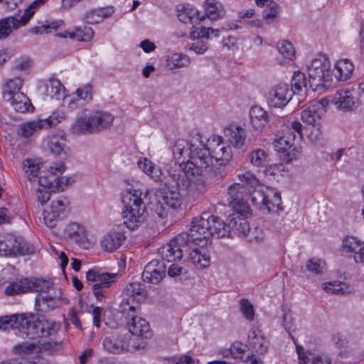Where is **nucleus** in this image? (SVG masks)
Here are the masks:
<instances>
[{"instance_id": "obj_1", "label": "nucleus", "mask_w": 364, "mask_h": 364, "mask_svg": "<svg viewBox=\"0 0 364 364\" xmlns=\"http://www.w3.org/2000/svg\"><path fill=\"white\" fill-rule=\"evenodd\" d=\"M240 183L230 186L228 191L229 204L242 216H247L250 209L247 198L263 213L279 215L283 211L280 193L269 186H259V180L250 172L238 176Z\"/></svg>"}, {"instance_id": "obj_2", "label": "nucleus", "mask_w": 364, "mask_h": 364, "mask_svg": "<svg viewBox=\"0 0 364 364\" xmlns=\"http://www.w3.org/2000/svg\"><path fill=\"white\" fill-rule=\"evenodd\" d=\"M60 324L33 314L10 315L0 318V329L15 331L23 338L36 339L54 335L59 331Z\"/></svg>"}, {"instance_id": "obj_3", "label": "nucleus", "mask_w": 364, "mask_h": 364, "mask_svg": "<svg viewBox=\"0 0 364 364\" xmlns=\"http://www.w3.org/2000/svg\"><path fill=\"white\" fill-rule=\"evenodd\" d=\"M189 159L181 164L182 169L188 175L196 178L211 174L217 178H223L226 171L220 167L215 168L213 159L208 148L204 144H192L188 152Z\"/></svg>"}, {"instance_id": "obj_4", "label": "nucleus", "mask_w": 364, "mask_h": 364, "mask_svg": "<svg viewBox=\"0 0 364 364\" xmlns=\"http://www.w3.org/2000/svg\"><path fill=\"white\" fill-rule=\"evenodd\" d=\"M192 240L201 247L211 244V237H223L230 235L228 223L218 216L203 213L195 217L189 230Z\"/></svg>"}, {"instance_id": "obj_5", "label": "nucleus", "mask_w": 364, "mask_h": 364, "mask_svg": "<svg viewBox=\"0 0 364 364\" xmlns=\"http://www.w3.org/2000/svg\"><path fill=\"white\" fill-rule=\"evenodd\" d=\"M141 191L133 190L124 193L122 196L124 208L122 218L124 224L131 230H134L147 218V212L141 198Z\"/></svg>"}, {"instance_id": "obj_6", "label": "nucleus", "mask_w": 364, "mask_h": 364, "mask_svg": "<svg viewBox=\"0 0 364 364\" xmlns=\"http://www.w3.org/2000/svg\"><path fill=\"white\" fill-rule=\"evenodd\" d=\"M306 68L312 90L323 92L331 85V63L326 55H318L306 65Z\"/></svg>"}, {"instance_id": "obj_7", "label": "nucleus", "mask_w": 364, "mask_h": 364, "mask_svg": "<svg viewBox=\"0 0 364 364\" xmlns=\"http://www.w3.org/2000/svg\"><path fill=\"white\" fill-rule=\"evenodd\" d=\"M31 285V291L38 292V295L35 300L36 309L41 312H48L58 308L62 304L68 303L66 298H63L61 295L56 294H48L52 287V282L38 278H29Z\"/></svg>"}, {"instance_id": "obj_8", "label": "nucleus", "mask_w": 364, "mask_h": 364, "mask_svg": "<svg viewBox=\"0 0 364 364\" xmlns=\"http://www.w3.org/2000/svg\"><path fill=\"white\" fill-rule=\"evenodd\" d=\"M65 170V166L63 162L54 163L50 166L47 174L39 177V187L36 191V198L41 205H44L50 200L51 195L50 189L58 188L61 186L60 183H63V178H60L59 175L62 174Z\"/></svg>"}, {"instance_id": "obj_9", "label": "nucleus", "mask_w": 364, "mask_h": 364, "mask_svg": "<svg viewBox=\"0 0 364 364\" xmlns=\"http://www.w3.org/2000/svg\"><path fill=\"white\" fill-rule=\"evenodd\" d=\"M23 80L18 77L9 80L3 90V98L18 112L25 113L33 109L28 97L21 90Z\"/></svg>"}, {"instance_id": "obj_10", "label": "nucleus", "mask_w": 364, "mask_h": 364, "mask_svg": "<svg viewBox=\"0 0 364 364\" xmlns=\"http://www.w3.org/2000/svg\"><path fill=\"white\" fill-rule=\"evenodd\" d=\"M102 344L106 350L112 353L134 351L140 348L141 346L136 341V338H132L129 333H116L106 336Z\"/></svg>"}, {"instance_id": "obj_11", "label": "nucleus", "mask_w": 364, "mask_h": 364, "mask_svg": "<svg viewBox=\"0 0 364 364\" xmlns=\"http://www.w3.org/2000/svg\"><path fill=\"white\" fill-rule=\"evenodd\" d=\"M123 294L120 306L122 311L126 314L127 311L134 312L139 308V302L146 299L147 291L143 284L132 282L126 286Z\"/></svg>"}, {"instance_id": "obj_12", "label": "nucleus", "mask_w": 364, "mask_h": 364, "mask_svg": "<svg viewBox=\"0 0 364 364\" xmlns=\"http://www.w3.org/2000/svg\"><path fill=\"white\" fill-rule=\"evenodd\" d=\"M195 243L190 233L182 232L176 235L169 243L162 247L163 259L168 262L179 260L183 257V252L186 251L187 245Z\"/></svg>"}, {"instance_id": "obj_13", "label": "nucleus", "mask_w": 364, "mask_h": 364, "mask_svg": "<svg viewBox=\"0 0 364 364\" xmlns=\"http://www.w3.org/2000/svg\"><path fill=\"white\" fill-rule=\"evenodd\" d=\"M35 247L11 235H0V255H31Z\"/></svg>"}, {"instance_id": "obj_14", "label": "nucleus", "mask_w": 364, "mask_h": 364, "mask_svg": "<svg viewBox=\"0 0 364 364\" xmlns=\"http://www.w3.org/2000/svg\"><path fill=\"white\" fill-rule=\"evenodd\" d=\"M63 118V114L55 112L46 119H37L22 123L18 126V134L24 138L31 137L42 129L55 126Z\"/></svg>"}, {"instance_id": "obj_15", "label": "nucleus", "mask_w": 364, "mask_h": 364, "mask_svg": "<svg viewBox=\"0 0 364 364\" xmlns=\"http://www.w3.org/2000/svg\"><path fill=\"white\" fill-rule=\"evenodd\" d=\"M182 197L179 192L169 191L164 193L157 201L152 205L153 211L160 218H166L171 210L181 208Z\"/></svg>"}, {"instance_id": "obj_16", "label": "nucleus", "mask_w": 364, "mask_h": 364, "mask_svg": "<svg viewBox=\"0 0 364 364\" xmlns=\"http://www.w3.org/2000/svg\"><path fill=\"white\" fill-rule=\"evenodd\" d=\"M302 124L298 121L290 123L282 131V135L277 136L273 143L274 149L280 153H284L290 150L294 146L296 137L302 138Z\"/></svg>"}, {"instance_id": "obj_17", "label": "nucleus", "mask_w": 364, "mask_h": 364, "mask_svg": "<svg viewBox=\"0 0 364 364\" xmlns=\"http://www.w3.org/2000/svg\"><path fill=\"white\" fill-rule=\"evenodd\" d=\"M293 95V90L287 84L279 83L269 90L267 101L271 107L284 108L291 100Z\"/></svg>"}, {"instance_id": "obj_18", "label": "nucleus", "mask_w": 364, "mask_h": 364, "mask_svg": "<svg viewBox=\"0 0 364 364\" xmlns=\"http://www.w3.org/2000/svg\"><path fill=\"white\" fill-rule=\"evenodd\" d=\"M68 205V202L65 198L53 200L43 213L45 225L50 228L55 227L58 220L65 214Z\"/></svg>"}, {"instance_id": "obj_19", "label": "nucleus", "mask_w": 364, "mask_h": 364, "mask_svg": "<svg viewBox=\"0 0 364 364\" xmlns=\"http://www.w3.org/2000/svg\"><path fill=\"white\" fill-rule=\"evenodd\" d=\"M196 178L188 175L181 168V164L177 168H171L168 171V176L164 177L163 184L167 188L176 187L179 189H187L192 180Z\"/></svg>"}, {"instance_id": "obj_20", "label": "nucleus", "mask_w": 364, "mask_h": 364, "mask_svg": "<svg viewBox=\"0 0 364 364\" xmlns=\"http://www.w3.org/2000/svg\"><path fill=\"white\" fill-rule=\"evenodd\" d=\"M57 333L58 331L54 334V336ZM49 336H48V337ZM52 336H53V335ZM44 338L45 337H43V338ZM46 338H48V336H46ZM40 339L41 338H36V340H38L36 342H23L21 344L16 345L14 347V350L18 353H37L39 351L53 352L55 350L57 349V348L60 345V343L53 340L43 341V340Z\"/></svg>"}, {"instance_id": "obj_21", "label": "nucleus", "mask_w": 364, "mask_h": 364, "mask_svg": "<svg viewBox=\"0 0 364 364\" xmlns=\"http://www.w3.org/2000/svg\"><path fill=\"white\" fill-rule=\"evenodd\" d=\"M166 267L163 261L153 259L144 267L142 279L144 282L159 284L165 277Z\"/></svg>"}, {"instance_id": "obj_22", "label": "nucleus", "mask_w": 364, "mask_h": 364, "mask_svg": "<svg viewBox=\"0 0 364 364\" xmlns=\"http://www.w3.org/2000/svg\"><path fill=\"white\" fill-rule=\"evenodd\" d=\"M129 312L127 311V318L131 317L130 320L127 321L129 333L141 338H150L152 333L149 323L144 318L134 315V314H129Z\"/></svg>"}, {"instance_id": "obj_23", "label": "nucleus", "mask_w": 364, "mask_h": 364, "mask_svg": "<svg viewBox=\"0 0 364 364\" xmlns=\"http://www.w3.org/2000/svg\"><path fill=\"white\" fill-rule=\"evenodd\" d=\"M118 274L102 272L99 269H90L86 273V279L88 282H96L95 284L102 288H109L116 281Z\"/></svg>"}, {"instance_id": "obj_24", "label": "nucleus", "mask_w": 364, "mask_h": 364, "mask_svg": "<svg viewBox=\"0 0 364 364\" xmlns=\"http://www.w3.org/2000/svg\"><path fill=\"white\" fill-rule=\"evenodd\" d=\"M92 99V87L90 84H86L69 96L68 106L70 109H75L91 101Z\"/></svg>"}, {"instance_id": "obj_25", "label": "nucleus", "mask_w": 364, "mask_h": 364, "mask_svg": "<svg viewBox=\"0 0 364 364\" xmlns=\"http://www.w3.org/2000/svg\"><path fill=\"white\" fill-rule=\"evenodd\" d=\"M343 251L348 253L354 252L356 263L364 264V243L353 236H346L342 241Z\"/></svg>"}, {"instance_id": "obj_26", "label": "nucleus", "mask_w": 364, "mask_h": 364, "mask_svg": "<svg viewBox=\"0 0 364 364\" xmlns=\"http://www.w3.org/2000/svg\"><path fill=\"white\" fill-rule=\"evenodd\" d=\"M196 246L200 247L196 243H191L190 245H187L186 248L190 249L188 259L196 268L198 269H205L210 264V256L208 252L196 247Z\"/></svg>"}, {"instance_id": "obj_27", "label": "nucleus", "mask_w": 364, "mask_h": 364, "mask_svg": "<svg viewBox=\"0 0 364 364\" xmlns=\"http://www.w3.org/2000/svg\"><path fill=\"white\" fill-rule=\"evenodd\" d=\"M248 347L258 355H264L268 350V341L259 329H252L248 333Z\"/></svg>"}, {"instance_id": "obj_28", "label": "nucleus", "mask_w": 364, "mask_h": 364, "mask_svg": "<svg viewBox=\"0 0 364 364\" xmlns=\"http://www.w3.org/2000/svg\"><path fill=\"white\" fill-rule=\"evenodd\" d=\"M355 91L352 89H341L334 96L335 105L343 110H351L355 103Z\"/></svg>"}, {"instance_id": "obj_29", "label": "nucleus", "mask_w": 364, "mask_h": 364, "mask_svg": "<svg viewBox=\"0 0 364 364\" xmlns=\"http://www.w3.org/2000/svg\"><path fill=\"white\" fill-rule=\"evenodd\" d=\"M249 115L250 124L257 131L262 130L269 122L268 112L258 105L251 107Z\"/></svg>"}, {"instance_id": "obj_30", "label": "nucleus", "mask_w": 364, "mask_h": 364, "mask_svg": "<svg viewBox=\"0 0 364 364\" xmlns=\"http://www.w3.org/2000/svg\"><path fill=\"white\" fill-rule=\"evenodd\" d=\"M95 132L106 129L112 125L114 117L104 111H96L90 114Z\"/></svg>"}, {"instance_id": "obj_31", "label": "nucleus", "mask_w": 364, "mask_h": 364, "mask_svg": "<svg viewBox=\"0 0 364 364\" xmlns=\"http://www.w3.org/2000/svg\"><path fill=\"white\" fill-rule=\"evenodd\" d=\"M222 137H218V143L210 152L213 161L219 163L220 167L226 164L232 158V148L230 146H226L223 141H220Z\"/></svg>"}, {"instance_id": "obj_32", "label": "nucleus", "mask_w": 364, "mask_h": 364, "mask_svg": "<svg viewBox=\"0 0 364 364\" xmlns=\"http://www.w3.org/2000/svg\"><path fill=\"white\" fill-rule=\"evenodd\" d=\"M225 133L234 147L240 149L244 145L246 134L245 129L242 127L232 124L225 129Z\"/></svg>"}, {"instance_id": "obj_33", "label": "nucleus", "mask_w": 364, "mask_h": 364, "mask_svg": "<svg viewBox=\"0 0 364 364\" xmlns=\"http://www.w3.org/2000/svg\"><path fill=\"white\" fill-rule=\"evenodd\" d=\"M238 214L237 213V214L229 215L227 219L228 222V229L230 230V232L232 231L233 233L239 234L245 237L247 235L250 231L249 223Z\"/></svg>"}, {"instance_id": "obj_34", "label": "nucleus", "mask_w": 364, "mask_h": 364, "mask_svg": "<svg viewBox=\"0 0 364 364\" xmlns=\"http://www.w3.org/2000/svg\"><path fill=\"white\" fill-rule=\"evenodd\" d=\"M125 237L120 232H112L105 235L101 240V247L107 252H113L119 248Z\"/></svg>"}, {"instance_id": "obj_35", "label": "nucleus", "mask_w": 364, "mask_h": 364, "mask_svg": "<svg viewBox=\"0 0 364 364\" xmlns=\"http://www.w3.org/2000/svg\"><path fill=\"white\" fill-rule=\"evenodd\" d=\"M205 12L207 17L212 21L223 18L226 14L224 5L218 0H206Z\"/></svg>"}, {"instance_id": "obj_36", "label": "nucleus", "mask_w": 364, "mask_h": 364, "mask_svg": "<svg viewBox=\"0 0 364 364\" xmlns=\"http://www.w3.org/2000/svg\"><path fill=\"white\" fill-rule=\"evenodd\" d=\"M113 13L114 8L112 6L97 8L86 12L84 19L85 22L89 24L98 23L105 18L111 16Z\"/></svg>"}, {"instance_id": "obj_37", "label": "nucleus", "mask_w": 364, "mask_h": 364, "mask_svg": "<svg viewBox=\"0 0 364 364\" xmlns=\"http://www.w3.org/2000/svg\"><path fill=\"white\" fill-rule=\"evenodd\" d=\"M23 24L21 17L10 16L0 19V40L6 38L12 32V29H17Z\"/></svg>"}, {"instance_id": "obj_38", "label": "nucleus", "mask_w": 364, "mask_h": 364, "mask_svg": "<svg viewBox=\"0 0 364 364\" xmlns=\"http://www.w3.org/2000/svg\"><path fill=\"white\" fill-rule=\"evenodd\" d=\"M323 108L321 105L316 102L308 106L301 113V120L309 124H314L321 119L323 112Z\"/></svg>"}, {"instance_id": "obj_39", "label": "nucleus", "mask_w": 364, "mask_h": 364, "mask_svg": "<svg viewBox=\"0 0 364 364\" xmlns=\"http://www.w3.org/2000/svg\"><path fill=\"white\" fill-rule=\"evenodd\" d=\"M90 115L81 116L71 126V132L76 135L95 133Z\"/></svg>"}, {"instance_id": "obj_40", "label": "nucleus", "mask_w": 364, "mask_h": 364, "mask_svg": "<svg viewBox=\"0 0 364 364\" xmlns=\"http://www.w3.org/2000/svg\"><path fill=\"white\" fill-rule=\"evenodd\" d=\"M353 70L354 65L351 61L342 59L336 62L333 72L338 80L345 81L351 76Z\"/></svg>"}, {"instance_id": "obj_41", "label": "nucleus", "mask_w": 364, "mask_h": 364, "mask_svg": "<svg viewBox=\"0 0 364 364\" xmlns=\"http://www.w3.org/2000/svg\"><path fill=\"white\" fill-rule=\"evenodd\" d=\"M29 278H23L19 280L9 283L4 289V294L6 296H11L16 294H24L31 291Z\"/></svg>"}, {"instance_id": "obj_42", "label": "nucleus", "mask_w": 364, "mask_h": 364, "mask_svg": "<svg viewBox=\"0 0 364 364\" xmlns=\"http://www.w3.org/2000/svg\"><path fill=\"white\" fill-rule=\"evenodd\" d=\"M46 94L50 98L64 99L66 97L65 88L57 79H49L46 83Z\"/></svg>"}, {"instance_id": "obj_43", "label": "nucleus", "mask_w": 364, "mask_h": 364, "mask_svg": "<svg viewBox=\"0 0 364 364\" xmlns=\"http://www.w3.org/2000/svg\"><path fill=\"white\" fill-rule=\"evenodd\" d=\"M250 164L257 168H264L269 164L268 154L262 149H255L249 154Z\"/></svg>"}, {"instance_id": "obj_44", "label": "nucleus", "mask_w": 364, "mask_h": 364, "mask_svg": "<svg viewBox=\"0 0 364 364\" xmlns=\"http://www.w3.org/2000/svg\"><path fill=\"white\" fill-rule=\"evenodd\" d=\"M178 18L184 23H193L194 18L198 19V11L191 5H182L178 7Z\"/></svg>"}, {"instance_id": "obj_45", "label": "nucleus", "mask_w": 364, "mask_h": 364, "mask_svg": "<svg viewBox=\"0 0 364 364\" xmlns=\"http://www.w3.org/2000/svg\"><path fill=\"white\" fill-rule=\"evenodd\" d=\"M63 36L86 42L92 39L94 36V31L91 27L84 26L83 28H76L73 32H68Z\"/></svg>"}, {"instance_id": "obj_46", "label": "nucleus", "mask_w": 364, "mask_h": 364, "mask_svg": "<svg viewBox=\"0 0 364 364\" xmlns=\"http://www.w3.org/2000/svg\"><path fill=\"white\" fill-rule=\"evenodd\" d=\"M189 63L188 57L183 53H171L166 59L167 66L170 69L184 68L188 66Z\"/></svg>"}, {"instance_id": "obj_47", "label": "nucleus", "mask_w": 364, "mask_h": 364, "mask_svg": "<svg viewBox=\"0 0 364 364\" xmlns=\"http://www.w3.org/2000/svg\"><path fill=\"white\" fill-rule=\"evenodd\" d=\"M277 50L284 58L279 61L280 64H284L292 60L294 57L295 49L292 44L288 41L279 42L277 44Z\"/></svg>"}, {"instance_id": "obj_48", "label": "nucleus", "mask_w": 364, "mask_h": 364, "mask_svg": "<svg viewBox=\"0 0 364 364\" xmlns=\"http://www.w3.org/2000/svg\"><path fill=\"white\" fill-rule=\"evenodd\" d=\"M306 78L304 73L296 71L294 72L291 79V90H293L294 94L299 93L304 91V94L306 93Z\"/></svg>"}, {"instance_id": "obj_49", "label": "nucleus", "mask_w": 364, "mask_h": 364, "mask_svg": "<svg viewBox=\"0 0 364 364\" xmlns=\"http://www.w3.org/2000/svg\"><path fill=\"white\" fill-rule=\"evenodd\" d=\"M26 178L30 181H36L38 178L40 169L39 164L33 159H26L23 163Z\"/></svg>"}, {"instance_id": "obj_50", "label": "nucleus", "mask_w": 364, "mask_h": 364, "mask_svg": "<svg viewBox=\"0 0 364 364\" xmlns=\"http://www.w3.org/2000/svg\"><path fill=\"white\" fill-rule=\"evenodd\" d=\"M65 234L77 243L85 235V230L79 223H72L67 225L65 229Z\"/></svg>"}, {"instance_id": "obj_51", "label": "nucleus", "mask_w": 364, "mask_h": 364, "mask_svg": "<svg viewBox=\"0 0 364 364\" xmlns=\"http://www.w3.org/2000/svg\"><path fill=\"white\" fill-rule=\"evenodd\" d=\"M323 289L335 294H346L350 292V287L343 282H328L323 284Z\"/></svg>"}, {"instance_id": "obj_52", "label": "nucleus", "mask_w": 364, "mask_h": 364, "mask_svg": "<svg viewBox=\"0 0 364 364\" xmlns=\"http://www.w3.org/2000/svg\"><path fill=\"white\" fill-rule=\"evenodd\" d=\"M65 145V139L58 136H52L48 144L50 151L56 156L64 153Z\"/></svg>"}, {"instance_id": "obj_53", "label": "nucleus", "mask_w": 364, "mask_h": 364, "mask_svg": "<svg viewBox=\"0 0 364 364\" xmlns=\"http://www.w3.org/2000/svg\"><path fill=\"white\" fill-rule=\"evenodd\" d=\"M212 35L213 36H218L219 35V30L214 29L212 28H206L201 26L199 28H197L191 32H190L191 38L196 39V38H207L208 39L210 38V36Z\"/></svg>"}, {"instance_id": "obj_54", "label": "nucleus", "mask_w": 364, "mask_h": 364, "mask_svg": "<svg viewBox=\"0 0 364 364\" xmlns=\"http://www.w3.org/2000/svg\"><path fill=\"white\" fill-rule=\"evenodd\" d=\"M188 142L185 139H178L176 141L173 147V155L176 160H179L183 155L184 152H190V146Z\"/></svg>"}, {"instance_id": "obj_55", "label": "nucleus", "mask_w": 364, "mask_h": 364, "mask_svg": "<svg viewBox=\"0 0 364 364\" xmlns=\"http://www.w3.org/2000/svg\"><path fill=\"white\" fill-rule=\"evenodd\" d=\"M46 1L47 0L33 1L24 11L23 15L20 16L22 19L23 24H26L35 14L36 10L38 9L41 5H43Z\"/></svg>"}, {"instance_id": "obj_56", "label": "nucleus", "mask_w": 364, "mask_h": 364, "mask_svg": "<svg viewBox=\"0 0 364 364\" xmlns=\"http://www.w3.org/2000/svg\"><path fill=\"white\" fill-rule=\"evenodd\" d=\"M58 27V24L57 22L50 23L46 21L45 23L31 28L30 32L33 34H43L55 31L57 30Z\"/></svg>"}, {"instance_id": "obj_57", "label": "nucleus", "mask_w": 364, "mask_h": 364, "mask_svg": "<svg viewBox=\"0 0 364 364\" xmlns=\"http://www.w3.org/2000/svg\"><path fill=\"white\" fill-rule=\"evenodd\" d=\"M240 311H242L244 317L252 321L254 320V309L252 304L246 299H242L240 301Z\"/></svg>"}, {"instance_id": "obj_58", "label": "nucleus", "mask_w": 364, "mask_h": 364, "mask_svg": "<svg viewBox=\"0 0 364 364\" xmlns=\"http://www.w3.org/2000/svg\"><path fill=\"white\" fill-rule=\"evenodd\" d=\"M279 11V5L277 3L270 2L269 8L263 11V16L269 23H271L276 18Z\"/></svg>"}, {"instance_id": "obj_59", "label": "nucleus", "mask_w": 364, "mask_h": 364, "mask_svg": "<svg viewBox=\"0 0 364 364\" xmlns=\"http://www.w3.org/2000/svg\"><path fill=\"white\" fill-rule=\"evenodd\" d=\"M245 347L240 342H234L229 348L231 356L235 359H245L244 353Z\"/></svg>"}, {"instance_id": "obj_60", "label": "nucleus", "mask_w": 364, "mask_h": 364, "mask_svg": "<svg viewBox=\"0 0 364 364\" xmlns=\"http://www.w3.org/2000/svg\"><path fill=\"white\" fill-rule=\"evenodd\" d=\"M306 268L316 274H322L324 269V263L320 259L313 258L307 262Z\"/></svg>"}, {"instance_id": "obj_61", "label": "nucleus", "mask_w": 364, "mask_h": 364, "mask_svg": "<svg viewBox=\"0 0 364 364\" xmlns=\"http://www.w3.org/2000/svg\"><path fill=\"white\" fill-rule=\"evenodd\" d=\"M105 289L106 288H102L98 285H92L93 294L100 302L104 301L107 295V291H106Z\"/></svg>"}, {"instance_id": "obj_62", "label": "nucleus", "mask_w": 364, "mask_h": 364, "mask_svg": "<svg viewBox=\"0 0 364 364\" xmlns=\"http://www.w3.org/2000/svg\"><path fill=\"white\" fill-rule=\"evenodd\" d=\"M154 165L155 164L151 161L146 158H144L143 159L139 160L138 162L139 168L148 176L150 173V171H151V169H153Z\"/></svg>"}, {"instance_id": "obj_63", "label": "nucleus", "mask_w": 364, "mask_h": 364, "mask_svg": "<svg viewBox=\"0 0 364 364\" xmlns=\"http://www.w3.org/2000/svg\"><path fill=\"white\" fill-rule=\"evenodd\" d=\"M149 176L156 182H160L163 184L164 178L162 177V170L161 168L156 164L154 165L153 169H151V171H150V173Z\"/></svg>"}, {"instance_id": "obj_64", "label": "nucleus", "mask_w": 364, "mask_h": 364, "mask_svg": "<svg viewBox=\"0 0 364 364\" xmlns=\"http://www.w3.org/2000/svg\"><path fill=\"white\" fill-rule=\"evenodd\" d=\"M188 46L189 50H193L197 54H203L208 50V46L199 41L188 44Z\"/></svg>"}]
</instances>
